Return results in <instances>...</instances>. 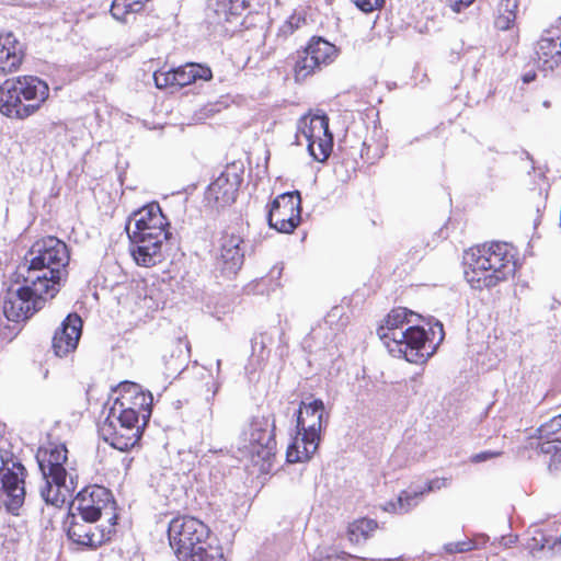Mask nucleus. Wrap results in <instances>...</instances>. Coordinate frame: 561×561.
<instances>
[{
    "mask_svg": "<svg viewBox=\"0 0 561 561\" xmlns=\"http://www.w3.org/2000/svg\"><path fill=\"white\" fill-rule=\"evenodd\" d=\"M413 317L417 314L407 308H396L388 313L377 334L392 356L423 364L435 353V347L426 345V331L412 324Z\"/></svg>",
    "mask_w": 561,
    "mask_h": 561,
    "instance_id": "7ed1b4c3",
    "label": "nucleus"
},
{
    "mask_svg": "<svg viewBox=\"0 0 561 561\" xmlns=\"http://www.w3.org/2000/svg\"><path fill=\"white\" fill-rule=\"evenodd\" d=\"M168 537L179 561H196L203 550V539L209 537V528L192 516H178L169 523Z\"/></svg>",
    "mask_w": 561,
    "mask_h": 561,
    "instance_id": "6e6552de",
    "label": "nucleus"
},
{
    "mask_svg": "<svg viewBox=\"0 0 561 561\" xmlns=\"http://www.w3.org/2000/svg\"><path fill=\"white\" fill-rule=\"evenodd\" d=\"M257 345H260L261 350L265 348V337L263 334L260 336V339L255 337L252 340V348L255 350Z\"/></svg>",
    "mask_w": 561,
    "mask_h": 561,
    "instance_id": "49530a36",
    "label": "nucleus"
},
{
    "mask_svg": "<svg viewBox=\"0 0 561 561\" xmlns=\"http://www.w3.org/2000/svg\"><path fill=\"white\" fill-rule=\"evenodd\" d=\"M432 337L426 334V345H432L435 348L444 340V329L439 321H436L430 329Z\"/></svg>",
    "mask_w": 561,
    "mask_h": 561,
    "instance_id": "58836bf2",
    "label": "nucleus"
},
{
    "mask_svg": "<svg viewBox=\"0 0 561 561\" xmlns=\"http://www.w3.org/2000/svg\"><path fill=\"white\" fill-rule=\"evenodd\" d=\"M335 557H336V559L345 560L347 557H351V556L347 554L346 552L342 551L340 554H336Z\"/></svg>",
    "mask_w": 561,
    "mask_h": 561,
    "instance_id": "3c124183",
    "label": "nucleus"
},
{
    "mask_svg": "<svg viewBox=\"0 0 561 561\" xmlns=\"http://www.w3.org/2000/svg\"><path fill=\"white\" fill-rule=\"evenodd\" d=\"M243 239L240 234L225 231L220 238L219 255L217 264L221 273L236 275L244 261V250L241 248Z\"/></svg>",
    "mask_w": 561,
    "mask_h": 561,
    "instance_id": "f3484780",
    "label": "nucleus"
},
{
    "mask_svg": "<svg viewBox=\"0 0 561 561\" xmlns=\"http://www.w3.org/2000/svg\"><path fill=\"white\" fill-rule=\"evenodd\" d=\"M68 450L64 444L39 448L36 454L44 485L39 489L45 503L60 506L76 489L73 477L65 468Z\"/></svg>",
    "mask_w": 561,
    "mask_h": 561,
    "instance_id": "423d86ee",
    "label": "nucleus"
},
{
    "mask_svg": "<svg viewBox=\"0 0 561 561\" xmlns=\"http://www.w3.org/2000/svg\"><path fill=\"white\" fill-rule=\"evenodd\" d=\"M139 419H141L139 411L135 412L130 409L127 410L118 404L113 403L105 420L113 421L129 427H138V431H140L141 426L139 425Z\"/></svg>",
    "mask_w": 561,
    "mask_h": 561,
    "instance_id": "c756f323",
    "label": "nucleus"
},
{
    "mask_svg": "<svg viewBox=\"0 0 561 561\" xmlns=\"http://www.w3.org/2000/svg\"><path fill=\"white\" fill-rule=\"evenodd\" d=\"M154 84L158 89H163L168 87H176V77L174 69L169 71H156L153 73Z\"/></svg>",
    "mask_w": 561,
    "mask_h": 561,
    "instance_id": "4c0bfd02",
    "label": "nucleus"
},
{
    "mask_svg": "<svg viewBox=\"0 0 561 561\" xmlns=\"http://www.w3.org/2000/svg\"><path fill=\"white\" fill-rule=\"evenodd\" d=\"M247 7V0H208L205 19L210 26L230 32L240 24L241 15Z\"/></svg>",
    "mask_w": 561,
    "mask_h": 561,
    "instance_id": "2eb2a0df",
    "label": "nucleus"
},
{
    "mask_svg": "<svg viewBox=\"0 0 561 561\" xmlns=\"http://www.w3.org/2000/svg\"><path fill=\"white\" fill-rule=\"evenodd\" d=\"M243 448L251 455L252 460L267 462L275 455V419L254 416L243 432Z\"/></svg>",
    "mask_w": 561,
    "mask_h": 561,
    "instance_id": "9b49d317",
    "label": "nucleus"
},
{
    "mask_svg": "<svg viewBox=\"0 0 561 561\" xmlns=\"http://www.w3.org/2000/svg\"><path fill=\"white\" fill-rule=\"evenodd\" d=\"M359 561H403V560L401 558H385V559L360 558Z\"/></svg>",
    "mask_w": 561,
    "mask_h": 561,
    "instance_id": "de8ad7c7",
    "label": "nucleus"
},
{
    "mask_svg": "<svg viewBox=\"0 0 561 561\" xmlns=\"http://www.w3.org/2000/svg\"><path fill=\"white\" fill-rule=\"evenodd\" d=\"M243 170L234 163L227 165L219 176L211 182L205 193L207 205L219 209L231 205L242 182Z\"/></svg>",
    "mask_w": 561,
    "mask_h": 561,
    "instance_id": "ddd939ff",
    "label": "nucleus"
},
{
    "mask_svg": "<svg viewBox=\"0 0 561 561\" xmlns=\"http://www.w3.org/2000/svg\"><path fill=\"white\" fill-rule=\"evenodd\" d=\"M447 485H448L447 478H435L426 483V486L423 491H424V493L432 492L435 490H440L442 488H446Z\"/></svg>",
    "mask_w": 561,
    "mask_h": 561,
    "instance_id": "37998d69",
    "label": "nucleus"
},
{
    "mask_svg": "<svg viewBox=\"0 0 561 561\" xmlns=\"http://www.w3.org/2000/svg\"><path fill=\"white\" fill-rule=\"evenodd\" d=\"M517 8V0H501L497 8V15L494 21L495 27L501 31L511 28L516 20Z\"/></svg>",
    "mask_w": 561,
    "mask_h": 561,
    "instance_id": "bb28decb",
    "label": "nucleus"
},
{
    "mask_svg": "<svg viewBox=\"0 0 561 561\" xmlns=\"http://www.w3.org/2000/svg\"><path fill=\"white\" fill-rule=\"evenodd\" d=\"M320 440L321 439H314V442L311 443L310 437H307L306 432L297 431V436L287 448V461L295 463L309 460L317 451Z\"/></svg>",
    "mask_w": 561,
    "mask_h": 561,
    "instance_id": "b1692460",
    "label": "nucleus"
},
{
    "mask_svg": "<svg viewBox=\"0 0 561 561\" xmlns=\"http://www.w3.org/2000/svg\"><path fill=\"white\" fill-rule=\"evenodd\" d=\"M310 57L311 55L305 48L297 51L294 66L295 80L297 82L305 80L316 70L321 69L320 65H313V59Z\"/></svg>",
    "mask_w": 561,
    "mask_h": 561,
    "instance_id": "7c9ffc66",
    "label": "nucleus"
},
{
    "mask_svg": "<svg viewBox=\"0 0 561 561\" xmlns=\"http://www.w3.org/2000/svg\"><path fill=\"white\" fill-rule=\"evenodd\" d=\"M479 540L484 541V536H479L476 539H466L462 541L450 542L444 546V549L447 553H456V552H466L470 551L479 546Z\"/></svg>",
    "mask_w": 561,
    "mask_h": 561,
    "instance_id": "c9c22d12",
    "label": "nucleus"
},
{
    "mask_svg": "<svg viewBox=\"0 0 561 561\" xmlns=\"http://www.w3.org/2000/svg\"><path fill=\"white\" fill-rule=\"evenodd\" d=\"M24 57L23 45L12 33L0 34V73L16 71Z\"/></svg>",
    "mask_w": 561,
    "mask_h": 561,
    "instance_id": "4be33fe9",
    "label": "nucleus"
},
{
    "mask_svg": "<svg viewBox=\"0 0 561 561\" xmlns=\"http://www.w3.org/2000/svg\"><path fill=\"white\" fill-rule=\"evenodd\" d=\"M91 523L83 522L80 523L76 519V514H71V520L68 526L67 535L70 540L73 542L88 546V547H96L110 539L113 527L96 529L90 525Z\"/></svg>",
    "mask_w": 561,
    "mask_h": 561,
    "instance_id": "412c9836",
    "label": "nucleus"
},
{
    "mask_svg": "<svg viewBox=\"0 0 561 561\" xmlns=\"http://www.w3.org/2000/svg\"><path fill=\"white\" fill-rule=\"evenodd\" d=\"M173 354L171 355V360L170 362H165V366L168 369H173L174 371L179 369V365H174L173 363Z\"/></svg>",
    "mask_w": 561,
    "mask_h": 561,
    "instance_id": "09e8293b",
    "label": "nucleus"
},
{
    "mask_svg": "<svg viewBox=\"0 0 561 561\" xmlns=\"http://www.w3.org/2000/svg\"><path fill=\"white\" fill-rule=\"evenodd\" d=\"M144 5V0H114L110 11L115 20L126 21L128 14L141 11Z\"/></svg>",
    "mask_w": 561,
    "mask_h": 561,
    "instance_id": "2f4dec72",
    "label": "nucleus"
},
{
    "mask_svg": "<svg viewBox=\"0 0 561 561\" xmlns=\"http://www.w3.org/2000/svg\"><path fill=\"white\" fill-rule=\"evenodd\" d=\"M99 434L104 442L121 451L134 447L140 439L138 427H129L108 420L100 424Z\"/></svg>",
    "mask_w": 561,
    "mask_h": 561,
    "instance_id": "aec40b11",
    "label": "nucleus"
},
{
    "mask_svg": "<svg viewBox=\"0 0 561 561\" xmlns=\"http://www.w3.org/2000/svg\"><path fill=\"white\" fill-rule=\"evenodd\" d=\"M297 144L307 142L309 154L319 162L325 161L333 148V135L329 129V118L327 115H313L302 117L298 124L296 134Z\"/></svg>",
    "mask_w": 561,
    "mask_h": 561,
    "instance_id": "9d476101",
    "label": "nucleus"
},
{
    "mask_svg": "<svg viewBox=\"0 0 561 561\" xmlns=\"http://www.w3.org/2000/svg\"><path fill=\"white\" fill-rule=\"evenodd\" d=\"M167 227L169 221L156 202L147 204L130 215L125 230L135 245L131 254L138 265L149 267L161 261L162 243L171 236Z\"/></svg>",
    "mask_w": 561,
    "mask_h": 561,
    "instance_id": "f03ea898",
    "label": "nucleus"
},
{
    "mask_svg": "<svg viewBox=\"0 0 561 561\" xmlns=\"http://www.w3.org/2000/svg\"><path fill=\"white\" fill-rule=\"evenodd\" d=\"M82 333V320L77 313H70L62 321L53 336V351L64 357L73 352Z\"/></svg>",
    "mask_w": 561,
    "mask_h": 561,
    "instance_id": "6ab92c4d",
    "label": "nucleus"
},
{
    "mask_svg": "<svg viewBox=\"0 0 561 561\" xmlns=\"http://www.w3.org/2000/svg\"><path fill=\"white\" fill-rule=\"evenodd\" d=\"M48 94V84L38 77L8 79L0 85V112L10 118H27L41 108Z\"/></svg>",
    "mask_w": 561,
    "mask_h": 561,
    "instance_id": "39448f33",
    "label": "nucleus"
},
{
    "mask_svg": "<svg viewBox=\"0 0 561 561\" xmlns=\"http://www.w3.org/2000/svg\"><path fill=\"white\" fill-rule=\"evenodd\" d=\"M324 416L325 408L321 399L301 401L297 411V431L306 432L311 443L321 439V431L328 423V416Z\"/></svg>",
    "mask_w": 561,
    "mask_h": 561,
    "instance_id": "dca6fc26",
    "label": "nucleus"
},
{
    "mask_svg": "<svg viewBox=\"0 0 561 561\" xmlns=\"http://www.w3.org/2000/svg\"><path fill=\"white\" fill-rule=\"evenodd\" d=\"M70 255L68 247L55 237L37 241L28 251L25 262L16 270L18 278L26 277L31 284L43 283L50 293H58L61 282L68 276L67 265Z\"/></svg>",
    "mask_w": 561,
    "mask_h": 561,
    "instance_id": "20e7f679",
    "label": "nucleus"
},
{
    "mask_svg": "<svg viewBox=\"0 0 561 561\" xmlns=\"http://www.w3.org/2000/svg\"><path fill=\"white\" fill-rule=\"evenodd\" d=\"M0 459H1V463H2V466L0 468L11 467L12 463L15 462L13 460V454L8 450H0Z\"/></svg>",
    "mask_w": 561,
    "mask_h": 561,
    "instance_id": "a18cd8bd",
    "label": "nucleus"
},
{
    "mask_svg": "<svg viewBox=\"0 0 561 561\" xmlns=\"http://www.w3.org/2000/svg\"><path fill=\"white\" fill-rule=\"evenodd\" d=\"M473 1L474 0H447V3L454 12L459 13L463 9L468 8Z\"/></svg>",
    "mask_w": 561,
    "mask_h": 561,
    "instance_id": "c03bdc74",
    "label": "nucleus"
},
{
    "mask_svg": "<svg viewBox=\"0 0 561 561\" xmlns=\"http://www.w3.org/2000/svg\"><path fill=\"white\" fill-rule=\"evenodd\" d=\"M331 558H332V556H331V554H328V556H327V559H328V560H331Z\"/></svg>",
    "mask_w": 561,
    "mask_h": 561,
    "instance_id": "5fc2aeb1",
    "label": "nucleus"
},
{
    "mask_svg": "<svg viewBox=\"0 0 561 561\" xmlns=\"http://www.w3.org/2000/svg\"><path fill=\"white\" fill-rule=\"evenodd\" d=\"M13 284L7 289L2 299V309L9 321L21 322L31 318L35 312L43 309L45 302L56 296L46 289L43 283L31 284L26 277L12 275Z\"/></svg>",
    "mask_w": 561,
    "mask_h": 561,
    "instance_id": "0eeeda50",
    "label": "nucleus"
},
{
    "mask_svg": "<svg viewBox=\"0 0 561 561\" xmlns=\"http://www.w3.org/2000/svg\"><path fill=\"white\" fill-rule=\"evenodd\" d=\"M25 477L26 469L21 462L0 468L1 496L7 511L13 515H19L25 501Z\"/></svg>",
    "mask_w": 561,
    "mask_h": 561,
    "instance_id": "4468645a",
    "label": "nucleus"
},
{
    "mask_svg": "<svg viewBox=\"0 0 561 561\" xmlns=\"http://www.w3.org/2000/svg\"><path fill=\"white\" fill-rule=\"evenodd\" d=\"M176 77V87H185L197 80L208 81L213 78L209 67L190 62L185 66L174 69Z\"/></svg>",
    "mask_w": 561,
    "mask_h": 561,
    "instance_id": "393cba45",
    "label": "nucleus"
},
{
    "mask_svg": "<svg viewBox=\"0 0 561 561\" xmlns=\"http://www.w3.org/2000/svg\"><path fill=\"white\" fill-rule=\"evenodd\" d=\"M119 396L114 403L127 410L139 411L141 415L142 426L147 424L151 416L152 394L144 392L141 387L135 382H123L118 386Z\"/></svg>",
    "mask_w": 561,
    "mask_h": 561,
    "instance_id": "a211bd4d",
    "label": "nucleus"
},
{
    "mask_svg": "<svg viewBox=\"0 0 561 561\" xmlns=\"http://www.w3.org/2000/svg\"><path fill=\"white\" fill-rule=\"evenodd\" d=\"M216 367H217V375H219L220 374V369H221V360L220 359H217Z\"/></svg>",
    "mask_w": 561,
    "mask_h": 561,
    "instance_id": "603ef678",
    "label": "nucleus"
},
{
    "mask_svg": "<svg viewBox=\"0 0 561 561\" xmlns=\"http://www.w3.org/2000/svg\"><path fill=\"white\" fill-rule=\"evenodd\" d=\"M377 522L369 518H360L354 520L348 525L347 537L351 542H360L370 537V535L377 529Z\"/></svg>",
    "mask_w": 561,
    "mask_h": 561,
    "instance_id": "c85d7f7f",
    "label": "nucleus"
},
{
    "mask_svg": "<svg viewBox=\"0 0 561 561\" xmlns=\"http://www.w3.org/2000/svg\"><path fill=\"white\" fill-rule=\"evenodd\" d=\"M536 56L542 71L561 69V37L542 36L536 45Z\"/></svg>",
    "mask_w": 561,
    "mask_h": 561,
    "instance_id": "5701e85b",
    "label": "nucleus"
},
{
    "mask_svg": "<svg viewBox=\"0 0 561 561\" xmlns=\"http://www.w3.org/2000/svg\"><path fill=\"white\" fill-rule=\"evenodd\" d=\"M537 449L545 455H551L549 470H557L561 463V439L549 437L540 439Z\"/></svg>",
    "mask_w": 561,
    "mask_h": 561,
    "instance_id": "473e14b6",
    "label": "nucleus"
},
{
    "mask_svg": "<svg viewBox=\"0 0 561 561\" xmlns=\"http://www.w3.org/2000/svg\"><path fill=\"white\" fill-rule=\"evenodd\" d=\"M301 22H305V19L294 14L284 23L280 31L284 34H290L300 26Z\"/></svg>",
    "mask_w": 561,
    "mask_h": 561,
    "instance_id": "a19ab883",
    "label": "nucleus"
},
{
    "mask_svg": "<svg viewBox=\"0 0 561 561\" xmlns=\"http://www.w3.org/2000/svg\"><path fill=\"white\" fill-rule=\"evenodd\" d=\"M203 539V550L196 553V561H219L225 559L224 549L219 546H213L211 543Z\"/></svg>",
    "mask_w": 561,
    "mask_h": 561,
    "instance_id": "f704fd0d",
    "label": "nucleus"
},
{
    "mask_svg": "<svg viewBox=\"0 0 561 561\" xmlns=\"http://www.w3.org/2000/svg\"><path fill=\"white\" fill-rule=\"evenodd\" d=\"M301 197L298 191L278 195L271 205L268 225L279 232L289 233L300 221Z\"/></svg>",
    "mask_w": 561,
    "mask_h": 561,
    "instance_id": "f8f14e48",
    "label": "nucleus"
},
{
    "mask_svg": "<svg viewBox=\"0 0 561 561\" xmlns=\"http://www.w3.org/2000/svg\"><path fill=\"white\" fill-rule=\"evenodd\" d=\"M561 430V414L553 416L549 422L542 424L538 427V438H549L552 437L557 432Z\"/></svg>",
    "mask_w": 561,
    "mask_h": 561,
    "instance_id": "e433bc0d",
    "label": "nucleus"
},
{
    "mask_svg": "<svg viewBox=\"0 0 561 561\" xmlns=\"http://www.w3.org/2000/svg\"><path fill=\"white\" fill-rule=\"evenodd\" d=\"M533 79H534V76H533V77H529V76H525V77H524V81H525V82H529V81H531Z\"/></svg>",
    "mask_w": 561,
    "mask_h": 561,
    "instance_id": "864d4df0",
    "label": "nucleus"
},
{
    "mask_svg": "<svg viewBox=\"0 0 561 561\" xmlns=\"http://www.w3.org/2000/svg\"><path fill=\"white\" fill-rule=\"evenodd\" d=\"M71 511H77L81 520L94 523L105 517L110 527L116 525L115 501L110 490L100 485L82 489L71 503Z\"/></svg>",
    "mask_w": 561,
    "mask_h": 561,
    "instance_id": "1a4fd4ad",
    "label": "nucleus"
},
{
    "mask_svg": "<svg viewBox=\"0 0 561 561\" xmlns=\"http://www.w3.org/2000/svg\"><path fill=\"white\" fill-rule=\"evenodd\" d=\"M305 49L311 55L313 65L327 66L336 56V48L333 44L322 37H312Z\"/></svg>",
    "mask_w": 561,
    "mask_h": 561,
    "instance_id": "a878e982",
    "label": "nucleus"
},
{
    "mask_svg": "<svg viewBox=\"0 0 561 561\" xmlns=\"http://www.w3.org/2000/svg\"><path fill=\"white\" fill-rule=\"evenodd\" d=\"M385 0H353L355 5L364 12H373L380 8Z\"/></svg>",
    "mask_w": 561,
    "mask_h": 561,
    "instance_id": "ea45409f",
    "label": "nucleus"
},
{
    "mask_svg": "<svg viewBox=\"0 0 561 561\" xmlns=\"http://www.w3.org/2000/svg\"><path fill=\"white\" fill-rule=\"evenodd\" d=\"M213 393H211V397L214 398L215 394L218 392L219 388H220V382L216 381L213 383Z\"/></svg>",
    "mask_w": 561,
    "mask_h": 561,
    "instance_id": "8fccbe9b",
    "label": "nucleus"
},
{
    "mask_svg": "<svg viewBox=\"0 0 561 561\" xmlns=\"http://www.w3.org/2000/svg\"><path fill=\"white\" fill-rule=\"evenodd\" d=\"M386 147L385 141L371 142L366 138L363 142L362 157L374 163L383 156Z\"/></svg>",
    "mask_w": 561,
    "mask_h": 561,
    "instance_id": "72a5a7b5",
    "label": "nucleus"
},
{
    "mask_svg": "<svg viewBox=\"0 0 561 561\" xmlns=\"http://www.w3.org/2000/svg\"><path fill=\"white\" fill-rule=\"evenodd\" d=\"M517 252L513 244L493 241L465 254V278L474 289L495 287L517 268Z\"/></svg>",
    "mask_w": 561,
    "mask_h": 561,
    "instance_id": "f257e3e1",
    "label": "nucleus"
},
{
    "mask_svg": "<svg viewBox=\"0 0 561 561\" xmlns=\"http://www.w3.org/2000/svg\"><path fill=\"white\" fill-rule=\"evenodd\" d=\"M503 453L502 451H481V453H478L476 455H473L471 458H470V461L473 462V463H480V462H483V461H486V460H490V459H493V458H497L502 455Z\"/></svg>",
    "mask_w": 561,
    "mask_h": 561,
    "instance_id": "79ce46f5",
    "label": "nucleus"
},
{
    "mask_svg": "<svg viewBox=\"0 0 561 561\" xmlns=\"http://www.w3.org/2000/svg\"><path fill=\"white\" fill-rule=\"evenodd\" d=\"M424 491H402L397 502H389L385 506V511L404 514L412 510L420 502Z\"/></svg>",
    "mask_w": 561,
    "mask_h": 561,
    "instance_id": "cd10ccee",
    "label": "nucleus"
}]
</instances>
